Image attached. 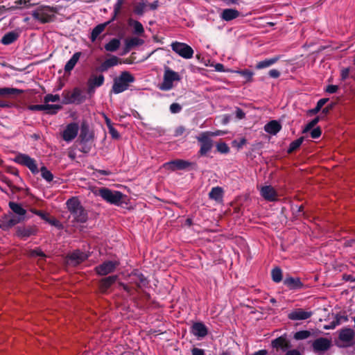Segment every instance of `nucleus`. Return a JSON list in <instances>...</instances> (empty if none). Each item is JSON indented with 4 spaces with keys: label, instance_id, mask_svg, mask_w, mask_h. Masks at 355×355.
<instances>
[{
    "label": "nucleus",
    "instance_id": "obj_50",
    "mask_svg": "<svg viewBox=\"0 0 355 355\" xmlns=\"http://www.w3.org/2000/svg\"><path fill=\"white\" fill-rule=\"evenodd\" d=\"M60 100L58 94H51L46 95L44 98V102L45 104H48L49 102H58Z\"/></svg>",
    "mask_w": 355,
    "mask_h": 355
},
{
    "label": "nucleus",
    "instance_id": "obj_4",
    "mask_svg": "<svg viewBox=\"0 0 355 355\" xmlns=\"http://www.w3.org/2000/svg\"><path fill=\"white\" fill-rule=\"evenodd\" d=\"M55 10L49 6H40L35 10L32 11V16L33 19L40 24H47L52 22L55 19L54 12Z\"/></svg>",
    "mask_w": 355,
    "mask_h": 355
},
{
    "label": "nucleus",
    "instance_id": "obj_15",
    "mask_svg": "<svg viewBox=\"0 0 355 355\" xmlns=\"http://www.w3.org/2000/svg\"><path fill=\"white\" fill-rule=\"evenodd\" d=\"M130 283L134 284L137 288L146 287L149 281L139 270H134L129 275Z\"/></svg>",
    "mask_w": 355,
    "mask_h": 355
},
{
    "label": "nucleus",
    "instance_id": "obj_62",
    "mask_svg": "<svg viewBox=\"0 0 355 355\" xmlns=\"http://www.w3.org/2000/svg\"><path fill=\"white\" fill-rule=\"evenodd\" d=\"M338 89V87L337 85H329L325 91L327 92V93H329V94H334V93H336Z\"/></svg>",
    "mask_w": 355,
    "mask_h": 355
},
{
    "label": "nucleus",
    "instance_id": "obj_13",
    "mask_svg": "<svg viewBox=\"0 0 355 355\" xmlns=\"http://www.w3.org/2000/svg\"><path fill=\"white\" fill-rule=\"evenodd\" d=\"M196 166L195 163L184 159H174L164 164V167L173 171L177 170H185L189 167Z\"/></svg>",
    "mask_w": 355,
    "mask_h": 355
},
{
    "label": "nucleus",
    "instance_id": "obj_17",
    "mask_svg": "<svg viewBox=\"0 0 355 355\" xmlns=\"http://www.w3.org/2000/svg\"><path fill=\"white\" fill-rule=\"evenodd\" d=\"M78 129L79 127L76 123H71L68 124L62 132V139L67 142L72 141L76 137Z\"/></svg>",
    "mask_w": 355,
    "mask_h": 355
},
{
    "label": "nucleus",
    "instance_id": "obj_54",
    "mask_svg": "<svg viewBox=\"0 0 355 355\" xmlns=\"http://www.w3.org/2000/svg\"><path fill=\"white\" fill-rule=\"evenodd\" d=\"M182 110V106L177 103H173L170 105V111L173 114L179 113Z\"/></svg>",
    "mask_w": 355,
    "mask_h": 355
},
{
    "label": "nucleus",
    "instance_id": "obj_10",
    "mask_svg": "<svg viewBox=\"0 0 355 355\" xmlns=\"http://www.w3.org/2000/svg\"><path fill=\"white\" fill-rule=\"evenodd\" d=\"M172 50L184 59H190L193 57V49L186 43L175 42L171 44Z\"/></svg>",
    "mask_w": 355,
    "mask_h": 355
},
{
    "label": "nucleus",
    "instance_id": "obj_33",
    "mask_svg": "<svg viewBox=\"0 0 355 355\" xmlns=\"http://www.w3.org/2000/svg\"><path fill=\"white\" fill-rule=\"evenodd\" d=\"M280 58V55H276L272 58H267L264 60L260 61L257 62L255 68L257 69H261L263 68L269 67L272 64H275L278 60H279Z\"/></svg>",
    "mask_w": 355,
    "mask_h": 355
},
{
    "label": "nucleus",
    "instance_id": "obj_48",
    "mask_svg": "<svg viewBox=\"0 0 355 355\" xmlns=\"http://www.w3.org/2000/svg\"><path fill=\"white\" fill-rule=\"evenodd\" d=\"M319 121H320V116H316L315 118L312 119L304 128V129L302 130V133L304 134V133H306V132H309V131H311L316 125V124L319 122Z\"/></svg>",
    "mask_w": 355,
    "mask_h": 355
},
{
    "label": "nucleus",
    "instance_id": "obj_1",
    "mask_svg": "<svg viewBox=\"0 0 355 355\" xmlns=\"http://www.w3.org/2000/svg\"><path fill=\"white\" fill-rule=\"evenodd\" d=\"M8 207L12 211L3 214L0 218V228L3 231H8L16 225L28 219L26 216V210L21 204L10 201Z\"/></svg>",
    "mask_w": 355,
    "mask_h": 355
},
{
    "label": "nucleus",
    "instance_id": "obj_43",
    "mask_svg": "<svg viewBox=\"0 0 355 355\" xmlns=\"http://www.w3.org/2000/svg\"><path fill=\"white\" fill-rule=\"evenodd\" d=\"M146 6L147 3L144 1H139L134 6L133 12L137 15L142 16Z\"/></svg>",
    "mask_w": 355,
    "mask_h": 355
},
{
    "label": "nucleus",
    "instance_id": "obj_6",
    "mask_svg": "<svg viewBox=\"0 0 355 355\" xmlns=\"http://www.w3.org/2000/svg\"><path fill=\"white\" fill-rule=\"evenodd\" d=\"M98 195L106 202L114 205H119L123 197L121 192L112 191L106 187L101 188L98 190Z\"/></svg>",
    "mask_w": 355,
    "mask_h": 355
},
{
    "label": "nucleus",
    "instance_id": "obj_57",
    "mask_svg": "<svg viewBox=\"0 0 355 355\" xmlns=\"http://www.w3.org/2000/svg\"><path fill=\"white\" fill-rule=\"evenodd\" d=\"M30 254L32 257H46L45 254L39 248L32 250L31 251Z\"/></svg>",
    "mask_w": 355,
    "mask_h": 355
},
{
    "label": "nucleus",
    "instance_id": "obj_55",
    "mask_svg": "<svg viewBox=\"0 0 355 355\" xmlns=\"http://www.w3.org/2000/svg\"><path fill=\"white\" fill-rule=\"evenodd\" d=\"M243 77H244L247 80H250L252 78V76H253V72L250 71V70H248V69H245V70H243V71H241L239 72Z\"/></svg>",
    "mask_w": 355,
    "mask_h": 355
},
{
    "label": "nucleus",
    "instance_id": "obj_38",
    "mask_svg": "<svg viewBox=\"0 0 355 355\" xmlns=\"http://www.w3.org/2000/svg\"><path fill=\"white\" fill-rule=\"evenodd\" d=\"M23 93V90L17 88L2 87L0 88V96L18 95Z\"/></svg>",
    "mask_w": 355,
    "mask_h": 355
},
{
    "label": "nucleus",
    "instance_id": "obj_12",
    "mask_svg": "<svg viewBox=\"0 0 355 355\" xmlns=\"http://www.w3.org/2000/svg\"><path fill=\"white\" fill-rule=\"evenodd\" d=\"M119 265L118 261H106L95 267L94 270L100 276H105L113 272Z\"/></svg>",
    "mask_w": 355,
    "mask_h": 355
},
{
    "label": "nucleus",
    "instance_id": "obj_32",
    "mask_svg": "<svg viewBox=\"0 0 355 355\" xmlns=\"http://www.w3.org/2000/svg\"><path fill=\"white\" fill-rule=\"evenodd\" d=\"M82 55L81 52H76L69 59V60L66 63L64 66V71L67 73H70L71 70L74 68L77 62H78L80 55Z\"/></svg>",
    "mask_w": 355,
    "mask_h": 355
},
{
    "label": "nucleus",
    "instance_id": "obj_20",
    "mask_svg": "<svg viewBox=\"0 0 355 355\" xmlns=\"http://www.w3.org/2000/svg\"><path fill=\"white\" fill-rule=\"evenodd\" d=\"M312 314L311 311H306L302 309H295L288 314V318L291 320H303L309 318Z\"/></svg>",
    "mask_w": 355,
    "mask_h": 355
},
{
    "label": "nucleus",
    "instance_id": "obj_24",
    "mask_svg": "<svg viewBox=\"0 0 355 355\" xmlns=\"http://www.w3.org/2000/svg\"><path fill=\"white\" fill-rule=\"evenodd\" d=\"M284 284L291 290H298L304 287L303 283L298 277H286L284 280Z\"/></svg>",
    "mask_w": 355,
    "mask_h": 355
},
{
    "label": "nucleus",
    "instance_id": "obj_31",
    "mask_svg": "<svg viewBox=\"0 0 355 355\" xmlns=\"http://www.w3.org/2000/svg\"><path fill=\"white\" fill-rule=\"evenodd\" d=\"M110 24V21H107V22L100 24L96 26L93 28V30L91 33V35L89 37L91 41L92 42H95L96 40V39L98 38V37L105 31L107 26Z\"/></svg>",
    "mask_w": 355,
    "mask_h": 355
},
{
    "label": "nucleus",
    "instance_id": "obj_60",
    "mask_svg": "<svg viewBox=\"0 0 355 355\" xmlns=\"http://www.w3.org/2000/svg\"><path fill=\"white\" fill-rule=\"evenodd\" d=\"M71 92L70 91L64 90L62 92L63 96V103L64 104H71V103H67L66 101L71 100Z\"/></svg>",
    "mask_w": 355,
    "mask_h": 355
},
{
    "label": "nucleus",
    "instance_id": "obj_34",
    "mask_svg": "<svg viewBox=\"0 0 355 355\" xmlns=\"http://www.w3.org/2000/svg\"><path fill=\"white\" fill-rule=\"evenodd\" d=\"M19 37V34L15 31H10L5 34L1 40L4 45H9L15 42Z\"/></svg>",
    "mask_w": 355,
    "mask_h": 355
},
{
    "label": "nucleus",
    "instance_id": "obj_14",
    "mask_svg": "<svg viewBox=\"0 0 355 355\" xmlns=\"http://www.w3.org/2000/svg\"><path fill=\"white\" fill-rule=\"evenodd\" d=\"M331 345V340L327 338H318L311 344L313 350L316 354H321L327 351Z\"/></svg>",
    "mask_w": 355,
    "mask_h": 355
},
{
    "label": "nucleus",
    "instance_id": "obj_30",
    "mask_svg": "<svg viewBox=\"0 0 355 355\" xmlns=\"http://www.w3.org/2000/svg\"><path fill=\"white\" fill-rule=\"evenodd\" d=\"M79 138L81 142H87L92 139L89 128L87 122L83 121L80 125V133Z\"/></svg>",
    "mask_w": 355,
    "mask_h": 355
},
{
    "label": "nucleus",
    "instance_id": "obj_19",
    "mask_svg": "<svg viewBox=\"0 0 355 355\" xmlns=\"http://www.w3.org/2000/svg\"><path fill=\"white\" fill-rule=\"evenodd\" d=\"M271 346L277 351L281 349L285 352L291 347V344L290 340L286 338V335H284L272 340L271 341Z\"/></svg>",
    "mask_w": 355,
    "mask_h": 355
},
{
    "label": "nucleus",
    "instance_id": "obj_47",
    "mask_svg": "<svg viewBox=\"0 0 355 355\" xmlns=\"http://www.w3.org/2000/svg\"><path fill=\"white\" fill-rule=\"evenodd\" d=\"M349 320L347 315L337 314L335 317V320L331 322L332 327L334 328L336 326L340 324L343 322H346Z\"/></svg>",
    "mask_w": 355,
    "mask_h": 355
},
{
    "label": "nucleus",
    "instance_id": "obj_18",
    "mask_svg": "<svg viewBox=\"0 0 355 355\" xmlns=\"http://www.w3.org/2000/svg\"><path fill=\"white\" fill-rule=\"evenodd\" d=\"M118 279V275H110L102 278L98 282V290L102 294H107L110 287L115 284Z\"/></svg>",
    "mask_w": 355,
    "mask_h": 355
},
{
    "label": "nucleus",
    "instance_id": "obj_45",
    "mask_svg": "<svg viewBox=\"0 0 355 355\" xmlns=\"http://www.w3.org/2000/svg\"><path fill=\"white\" fill-rule=\"evenodd\" d=\"M31 0H17L15 1V6H11L10 10H15L17 8H29L32 5L30 3Z\"/></svg>",
    "mask_w": 355,
    "mask_h": 355
},
{
    "label": "nucleus",
    "instance_id": "obj_41",
    "mask_svg": "<svg viewBox=\"0 0 355 355\" xmlns=\"http://www.w3.org/2000/svg\"><path fill=\"white\" fill-rule=\"evenodd\" d=\"M328 101H329V98H320L317 102L316 106L313 109L309 110L308 111V113L310 115L316 114L317 113H318L320 111L322 107L327 103Z\"/></svg>",
    "mask_w": 355,
    "mask_h": 355
},
{
    "label": "nucleus",
    "instance_id": "obj_25",
    "mask_svg": "<svg viewBox=\"0 0 355 355\" xmlns=\"http://www.w3.org/2000/svg\"><path fill=\"white\" fill-rule=\"evenodd\" d=\"M355 332L352 329L344 328L340 331L338 338L344 343H349L353 340Z\"/></svg>",
    "mask_w": 355,
    "mask_h": 355
},
{
    "label": "nucleus",
    "instance_id": "obj_63",
    "mask_svg": "<svg viewBox=\"0 0 355 355\" xmlns=\"http://www.w3.org/2000/svg\"><path fill=\"white\" fill-rule=\"evenodd\" d=\"M235 114H236V117L238 119H243L245 116V112L240 107L236 108Z\"/></svg>",
    "mask_w": 355,
    "mask_h": 355
},
{
    "label": "nucleus",
    "instance_id": "obj_16",
    "mask_svg": "<svg viewBox=\"0 0 355 355\" xmlns=\"http://www.w3.org/2000/svg\"><path fill=\"white\" fill-rule=\"evenodd\" d=\"M60 105H31L28 107V109L31 111H46V114H55L57 112L62 109Z\"/></svg>",
    "mask_w": 355,
    "mask_h": 355
},
{
    "label": "nucleus",
    "instance_id": "obj_59",
    "mask_svg": "<svg viewBox=\"0 0 355 355\" xmlns=\"http://www.w3.org/2000/svg\"><path fill=\"white\" fill-rule=\"evenodd\" d=\"M336 105V103H331L330 104L327 105L322 110V114H328L331 110H332Z\"/></svg>",
    "mask_w": 355,
    "mask_h": 355
},
{
    "label": "nucleus",
    "instance_id": "obj_46",
    "mask_svg": "<svg viewBox=\"0 0 355 355\" xmlns=\"http://www.w3.org/2000/svg\"><path fill=\"white\" fill-rule=\"evenodd\" d=\"M41 176L43 179H44L48 182H50L53 179V173L47 169L46 166H42L40 168Z\"/></svg>",
    "mask_w": 355,
    "mask_h": 355
},
{
    "label": "nucleus",
    "instance_id": "obj_40",
    "mask_svg": "<svg viewBox=\"0 0 355 355\" xmlns=\"http://www.w3.org/2000/svg\"><path fill=\"white\" fill-rule=\"evenodd\" d=\"M128 24L130 26H132L133 28H134V33L135 34H137V35H141L144 33V28L143 27V25L141 24V22L138 21H136V20H132V19H129L128 21Z\"/></svg>",
    "mask_w": 355,
    "mask_h": 355
},
{
    "label": "nucleus",
    "instance_id": "obj_58",
    "mask_svg": "<svg viewBox=\"0 0 355 355\" xmlns=\"http://www.w3.org/2000/svg\"><path fill=\"white\" fill-rule=\"evenodd\" d=\"M108 132L110 134V135L112 136V137L113 139H118L119 137H120V135L119 133L118 132V131L114 128V126L112 127H110L108 128Z\"/></svg>",
    "mask_w": 355,
    "mask_h": 355
},
{
    "label": "nucleus",
    "instance_id": "obj_56",
    "mask_svg": "<svg viewBox=\"0 0 355 355\" xmlns=\"http://www.w3.org/2000/svg\"><path fill=\"white\" fill-rule=\"evenodd\" d=\"M123 3L124 0H117L114 6V12H115V15H119L120 13Z\"/></svg>",
    "mask_w": 355,
    "mask_h": 355
},
{
    "label": "nucleus",
    "instance_id": "obj_52",
    "mask_svg": "<svg viewBox=\"0 0 355 355\" xmlns=\"http://www.w3.org/2000/svg\"><path fill=\"white\" fill-rule=\"evenodd\" d=\"M310 132L311 137L313 139H318L322 135V130L320 127H316L315 128H313Z\"/></svg>",
    "mask_w": 355,
    "mask_h": 355
},
{
    "label": "nucleus",
    "instance_id": "obj_28",
    "mask_svg": "<svg viewBox=\"0 0 355 355\" xmlns=\"http://www.w3.org/2000/svg\"><path fill=\"white\" fill-rule=\"evenodd\" d=\"M282 129V125L279 122L275 120L270 121L264 126V130L272 135H275Z\"/></svg>",
    "mask_w": 355,
    "mask_h": 355
},
{
    "label": "nucleus",
    "instance_id": "obj_2",
    "mask_svg": "<svg viewBox=\"0 0 355 355\" xmlns=\"http://www.w3.org/2000/svg\"><path fill=\"white\" fill-rule=\"evenodd\" d=\"M68 211L73 217V223H85L88 220V213L77 197H71L66 201Z\"/></svg>",
    "mask_w": 355,
    "mask_h": 355
},
{
    "label": "nucleus",
    "instance_id": "obj_11",
    "mask_svg": "<svg viewBox=\"0 0 355 355\" xmlns=\"http://www.w3.org/2000/svg\"><path fill=\"white\" fill-rule=\"evenodd\" d=\"M39 229L36 225H21L16 228V236L23 240H26L31 236L37 234Z\"/></svg>",
    "mask_w": 355,
    "mask_h": 355
},
{
    "label": "nucleus",
    "instance_id": "obj_26",
    "mask_svg": "<svg viewBox=\"0 0 355 355\" xmlns=\"http://www.w3.org/2000/svg\"><path fill=\"white\" fill-rule=\"evenodd\" d=\"M71 100L66 101L67 103H73L80 104L85 101V96L83 94V92L78 87H76L73 89L71 94Z\"/></svg>",
    "mask_w": 355,
    "mask_h": 355
},
{
    "label": "nucleus",
    "instance_id": "obj_27",
    "mask_svg": "<svg viewBox=\"0 0 355 355\" xmlns=\"http://www.w3.org/2000/svg\"><path fill=\"white\" fill-rule=\"evenodd\" d=\"M239 15L240 12L237 10L233 8H226L222 11L220 17L224 21H230L237 18L239 17Z\"/></svg>",
    "mask_w": 355,
    "mask_h": 355
},
{
    "label": "nucleus",
    "instance_id": "obj_53",
    "mask_svg": "<svg viewBox=\"0 0 355 355\" xmlns=\"http://www.w3.org/2000/svg\"><path fill=\"white\" fill-rule=\"evenodd\" d=\"M46 222H47L48 223H49L50 225H51L55 227H58V229L62 228V225L60 223V222L55 218H50L49 217H48Z\"/></svg>",
    "mask_w": 355,
    "mask_h": 355
},
{
    "label": "nucleus",
    "instance_id": "obj_5",
    "mask_svg": "<svg viewBox=\"0 0 355 355\" xmlns=\"http://www.w3.org/2000/svg\"><path fill=\"white\" fill-rule=\"evenodd\" d=\"M181 77L178 72L174 71L168 67H164L163 82L159 85V89L162 91H168L173 87L174 81H180Z\"/></svg>",
    "mask_w": 355,
    "mask_h": 355
},
{
    "label": "nucleus",
    "instance_id": "obj_49",
    "mask_svg": "<svg viewBox=\"0 0 355 355\" xmlns=\"http://www.w3.org/2000/svg\"><path fill=\"white\" fill-rule=\"evenodd\" d=\"M311 336V332L308 330H302L297 331L295 334L293 338L297 340H304L307 338H309Z\"/></svg>",
    "mask_w": 355,
    "mask_h": 355
},
{
    "label": "nucleus",
    "instance_id": "obj_61",
    "mask_svg": "<svg viewBox=\"0 0 355 355\" xmlns=\"http://www.w3.org/2000/svg\"><path fill=\"white\" fill-rule=\"evenodd\" d=\"M268 75L272 78H278L280 76L281 73L277 69H273L269 71Z\"/></svg>",
    "mask_w": 355,
    "mask_h": 355
},
{
    "label": "nucleus",
    "instance_id": "obj_51",
    "mask_svg": "<svg viewBox=\"0 0 355 355\" xmlns=\"http://www.w3.org/2000/svg\"><path fill=\"white\" fill-rule=\"evenodd\" d=\"M216 148L217 150L221 153H227L230 151L229 146L224 142L218 143Z\"/></svg>",
    "mask_w": 355,
    "mask_h": 355
},
{
    "label": "nucleus",
    "instance_id": "obj_39",
    "mask_svg": "<svg viewBox=\"0 0 355 355\" xmlns=\"http://www.w3.org/2000/svg\"><path fill=\"white\" fill-rule=\"evenodd\" d=\"M304 140V137H300V138L292 141L289 145V147L287 150V153L288 154H291L293 152H295V150H297L300 147V146L302 145Z\"/></svg>",
    "mask_w": 355,
    "mask_h": 355
},
{
    "label": "nucleus",
    "instance_id": "obj_9",
    "mask_svg": "<svg viewBox=\"0 0 355 355\" xmlns=\"http://www.w3.org/2000/svg\"><path fill=\"white\" fill-rule=\"evenodd\" d=\"M218 133L205 132H202L199 137H197L198 141L200 143V149L199 154L201 156L205 155L212 148V141L209 136L218 135Z\"/></svg>",
    "mask_w": 355,
    "mask_h": 355
},
{
    "label": "nucleus",
    "instance_id": "obj_8",
    "mask_svg": "<svg viewBox=\"0 0 355 355\" xmlns=\"http://www.w3.org/2000/svg\"><path fill=\"white\" fill-rule=\"evenodd\" d=\"M14 161L20 165L28 168L33 174H37L39 172L36 161L26 154L19 153L15 156Z\"/></svg>",
    "mask_w": 355,
    "mask_h": 355
},
{
    "label": "nucleus",
    "instance_id": "obj_36",
    "mask_svg": "<svg viewBox=\"0 0 355 355\" xmlns=\"http://www.w3.org/2000/svg\"><path fill=\"white\" fill-rule=\"evenodd\" d=\"M144 43V40L137 37H132L125 40V51H129L132 48L141 45Z\"/></svg>",
    "mask_w": 355,
    "mask_h": 355
},
{
    "label": "nucleus",
    "instance_id": "obj_3",
    "mask_svg": "<svg viewBox=\"0 0 355 355\" xmlns=\"http://www.w3.org/2000/svg\"><path fill=\"white\" fill-rule=\"evenodd\" d=\"M135 81V78L130 72L122 71L119 76L114 80L112 92L116 94L122 93L128 89L130 83Z\"/></svg>",
    "mask_w": 355,
    "mask_h": 355
},
{
    "label": "nucleus",
    "instance_id": "obj_21",
    "mask_svg": "<svg viewBox=\"0 0 355 355\" xmlns=\"http://www.w3.org/2000/svg\"><path fill=\"white\" fill-rule=\"evenodd\" d=\"M191 332L198 338H204L208 334L207 327L201 322L193 323L191 327Z\"/></svg>",
    "mask_w": 355,
    "mask_h": 355
},
{
    "label": "nucleus",
    "instance_id": "obj_35",
    "mask_svg": "<svg viewBox=\"0 0 355 355\" xmlns=\"http://www.w3.org/2000/svg\"><path fill=\"white\" fill-rule=\"evenodd\" d=\"M223 189L220 187H213L209 193V198L216 201H219L223 198Z\"/></svg>",
    "mask_w": 355,
    "mask_h": 355
},
{
    "label": "nucleus",
    "instance_id": "obj_64",
    "mask_svg": "<svg viewBox=\"0 0 355 355\" xmlns=\"http://www.w3.org/2000/svg\"><path fill=\"white\" fill-rule=\"evenodd\" d=\"M192 355H205V351L202 349L193 347L191 349Z\"/></svg>",
    "mask_w": 355,
    "mask_h": 355
},
{
    "label": "nucleus",
    "instance_id": "obj_37",
    "mask_svg": "<svg viewBox=\"0 0 355 355\" xmlns=\"http://www.w3.org/2000/svg\"><path fill=\"white\" fill-rule=\"evenodd\" d=\"M120 44L121 42L119 39L113 38L105 45L104 48L107 51L114 52L119 48Z\"/></svg>",
    "mask_w": 355,
    "mask_h": 355
},
{
    "label": "nucleus",
    "instance_id": "obj_42",
    "mask_svg": "<svg viewBox=\"0 0 355 355\" xmlns=\"http://www.w3.org/2000/svg\"><path fill=\"white\" fill-rule=\"evenodd\" d=\"M104 81H105L104 76L102 74H100L98 76H93V77L90 78L88 80V83H90L92 85H93L95 87H99L103 85Z\"/></svg>",
    "mask_w": 355,
    "mask_h": 355
},
{
    "label": "nucleus",
    "instance_id": "obj_7",
    "mask_svg": "<svg viewBox=\"0 0 355 355\" xmlns=\"http://www.w3.org/2000/svg\"><path fill=\"white\" fill-rule=\"evenodd\" d=\"M14 161L20 165L28 168L33 174H37L39 172L36 161L26 154L19 153L15 156Z\"/></svg>",
    "mask_w": 355,
    "mask_h": 355
},
{
    "label": "nucleus",
    "instance_id": "obj_29",
    "mask_svg": "<svg viewBox=\"0 0 355 355\" xmlns=\"http://www.w3.org/2000/svg\"><path fill=\"white\" fill-rule=\"evenodd\" d=\"M88 257L87 253L77 250L71 253L69 258L71 261H75L76 264H79L87 259Z\"/></svg>",
    "mask_w": 355,
    "mask_h": 355
},
{
    "label": "nucleus",
    "instance_id": "obj_23",
    "mask_svg": "<svg viewBox=\"0 0 355 355\" xmlns=\"http://www.w3.org/2000/svg\"><path fill=\"white\" fill-rule=\"evenodd\" d=\"M119 62V58L115 55H112L110 58L106 59L103 62L98 68L100 72L107 71L110 68L116 66Z\"/></svg>",
    "mask_w": 355,
    "mask_h": 355
},
{
    "label": "nucleus",
    "instance_id": "obj_22",
    "mask_svg": "<svg viewBox=\"0 0 355 355\" xmlns=\"http://www.w3.org/2000/svg\"><path fill=\"white\" fill-rule=\"evenodd\" d=\"M261 196L269 202H274L277 200V193L275 189L271 186H264L261 188Z\"/></svg>",
    "mask_w": 355,
    "mask_h": 355
},
{
    "label": "nucleus",
    "instance_id": "obj_44",
    "mask_svg": "<svg viewBox=\"0 0 355 355\" xmlns=\"http://www.w3.org/2000/svg\"><path fill=\"white\" fill-rule=\"evenodd\" d=\"M272 279L275 283H279L282 281V270L279 267H275L271 271Z\"/></svg>",
    "mask_w": 355,
    "mask_h": 355
}]
</instances>
